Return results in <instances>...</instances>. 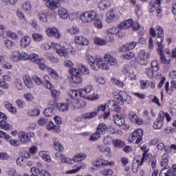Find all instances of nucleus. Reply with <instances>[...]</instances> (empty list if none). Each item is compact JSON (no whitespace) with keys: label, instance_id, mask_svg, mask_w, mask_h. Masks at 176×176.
<instances>
[{"label":"nucleus","instance_id":"11","mask_svg":"<svg viewBox=\"0 0 176 176\" xmlns=\"http://www.w3.org/2000/svg\"><path fill=\"white\" fill-rule=\"evenodd\" d=\"M163 120H164V112L160 111L157 116V120L154 122L153 129L155 130H160V129L163 127V124H164Z\"/></svg>","mask_w":176,"mask_h":176},{"label":"nucleus","instance_id":"15","mask_svg":"<svg viewBox=\"0 0 176 176\" xmlns=\"http://www.w3.org/2000/svg\"><path fill=\"white\" fill-rule=\"evenodd\" d=\"M129 118L130 119L131 122H132V123H135V124H138L139 126L144 124V120H142V118H138L137 114L134 112L131 111L129 113Z\"/></svg>","mask_w":176,"mask_h":176},{"label":"nucleus","instance_id":"19","mask_svg":"<svg viewBox=\"0 0 176 176\" xmlns=\"http://www.w3.org/2000/svg\"><path fill=\"white\" fill-rule=\"evenodd\" d=\"M75 42L77 45H81L82 46H87L89 45V40L82 36H75Z\"/></svg>","mask_w":176,"mask_h":176},{"label":"nucleus","instance_id":"62","mask_svg":"<svg viewBox=\"0 0 176 176\" xmlns=\"http://www.w3.org/2000/svg\"><path fill=\"white\" fill-rule=\"evenodd\" d=\"M7 36L11 38L12 39H17V34L16 33H13L12 32L7 31L6 32Z\"/></svg>","mask_w":176,"mask_h":176},{"label":"nucleus","instance_id":"10","mask_svg":"<svg viewBox=\"0 0 176 176\" xmlns=\"http://www.w3.org/2000/svg\"><path fill=\"white\" fill-rule=\"evenodd\" d=\"M44 79L45 80V82H44V86L46 89H49L51 90V94L54 98H57L58 96H60V92H58L57 90L53 89V85H52V82L49 81L47 79H49V76H45Z\"/></svg>","mask_w":176,"mask_h":176},{"label":"nucleus","instance_id":"29","mask_svg":"<svg viewBox=\"0 0 176 176\" xmlns=\"http://www.w3.org/2000/svg\"><path fill=\"white\" fill-rule=\"evenodd\" d=\"M53 142H54V146L56 149V151H59V152H63L64 151V147L60 144L58 142V139L54 138L53 139Z\"/></svg>","mask_w":176,"mask_h":176},{"label":"nucleus","instance_id":"22","mask_svg":"<svg viewBox=\"0 0 176 176\" xmlns=\"http://www.w3.org/2000/svg\"><path fill=\"white\" fill-rule=\"evenodd\" d=\"M113 117V122L117 126H123L124 124V118L121 115H115Z\"/></svg>","mask_w":176,"mask_h":176},{"label":"nucleus","instance_id":"53","mask_svg":"<svg viewBox=\"0 0 176 176\" xmlns=\"http://www.w3.org/2000/svg\"><path fill=\"white\" fill-rule=\"evenodd\" d=\"M127 50H133L135 46H137V43L134 41L129 42L125 44Z\"/></svg>","mask_w":176,"mask_h":176},{"label":"nucleus","instance_id":"60","mask_svg":"<svg viewBox=\"0 0 176 176\" xmlns=\"http://www.w3.org/2000/svg\"><path fill=\"white\" fill-rule=\"evenodd\" d=\"M76 101V108H85L86 107V102H80L79 100H75Z\"/></svg>","mask_w":176,"mask_h":176},{"label":"nucleus","instance_id":"16","mask_svg":"<svg viewBox=\"0 0 176 176\" xmlns=\"http://www.w3.org/2000/svg\"><path fill=\"white\" fill-rule=\"evenodd\" d=\"M104 60L105 63H107V64H109V65H118V60L116 59V58H115L109 54H104Z\"/></svg>","mask_w":176,"mask_h":176},{"label":"nucleus","instance_id":"7","mask_svg":"<svg viewBox=\"0 0 176 176\" xmlns=\"http://www.w3.org/2000/svg\"><path fill=\"white\" fill-rule=\"evenodd\" d=\"M97 19V12L94 10L86 11L81 14L80 19L82 23H91Z\"/></svg>","mask_w":176,"mask_h":176},{"label":"nucleus","instance_id":"35","mask_svg":"<svg viewBox=\"0 0 176 176\" xmlns=\"http://www.w3.org/2000/svg\"><path fill=\"white\" fill-rule=\"evenodd\" d=\"M10 58L11 60H12V61H15V62L21 61V56H20V52L19 51L14 52L12 54Z\"/></svg>","mask_w":176,"mask_h":176},{"label":"nucleus","instance_id":"42","mask_svg":"<svg viewBox=\"0 0 176 176\" xmlns=\"http://www.w3.org/2000/svg\"><path fill=\"white\" fill-rule=\"evenodd\" d=\"M38 16L42 23H47V14L45 12H40Z\"/></svg>","mask_w":176,"mask_h":176},{"label":"nucleus","instance_id":"26","mask_svg":"<svg viewBox=\"0 0 176 176\" xmlns=\"http://www.w3.org/2000/svg\"><path fill=\"white\" fill-rule=\"evenodd\" d=\"M28 157H31V154H30V153L28 152H26L25 158L21 157L16 159V164H18V166H23V164L25 163L26 159Z\"/></svg>","mask_w":176,"mask_h":176},{"label":"nucleus","instance_id":"63","mask_svg":"<svg viewBox=\"0 0 176 176\" xmlns=\"http://www.w3.org/2000/svg\"><path fill=\"white\" fill-rule=\"evenodd\" d=\"M116 104L115 100H110L108 101L107 105L109 109H113Z\"/></svg>","mask_w":176,"mask_h":176},{"label":"nucleus","instance_id":"48","mask_svg":"<svg viewBox=\"0 0 176 176\" xmlns=\"http://www.w3.org/2000/svg\"><path fill=\"white\" fill-rule=\"evenodd\" d=\"M79 70L84 75H89V74H90V70L89 69V68L86 67L85 65H82V64L80 65L79 67Z\"/></svg>","mask_w":176,"mask_h":176},{"label":"nucleus","instance_id":"18","mask_svg":"<svg viewBox=\"0 0 176 176\" xmlns=\"http://www.w3.org/2000/svg\"><path fill=\"white\" fill-rule=\"evenodd\" d=\"M133 24H134V21L133 19H128L124 21L121 22L118 25L119 30H129L130 27H132Z\"/></svg>","mask_w":176,"mask_h":176},{"label":"nucleus","instance_id":"59","mask_svg":"<svg viewBox=\"0 0 176 176\" xmlns=\"http://www.w3.org/2000/svg\"><path fill=\"white\" fill-rule=\"evenodd\" d=\"M14 45V43L10 40H6L4 41V45L8 49H10V47H13Z\"/></svg>","mask_w":176,"mask_h":176},{"label":"nucleus","instance_id":"23","mask_svg":"<svg viewBox=\"0 0 176 176\" xmlns=\"http://www.w3.org/2000/svg\"><path fill=\"white\" fill-rule=\"evenodd\" d=\"M111 6V1L110 0H101L98 2V8L101 9V10H106Z\"/></svg>","mask_w":176,"mask_h":176},{"label":"nucleus","instance_id":"36","mask_svg":"<svg viewBox=\"0 0 176 176\" xmlns=\"http://www.w3.org/2000/svg\"><path fill=\"white\" fill-rule=\"evenodd\" d=\"M135 56V54H134V52H128L122 55V58H123L124 60H131L132 58H134Z\"/></svg>","mask_w":176,"mask_h":176},{"label":"nucleus","instance_id":"24","mask_svg":"<svg viewBox=\"0 0 176 176\" xmlns=\"http://www.w3.org/2000/svg\"><path fill=\"white\" fill-rule=\"evenodd\" d=\"M30 43H31V37L28 36H25L21 39V47H27V46H30Z\"/></svg>","mask_w":176,"mask_h":176},{"label":"nucleus","instance_id":"61","mask_svg":"<svg viewBox=\"0 0 176 176\" xmlns=\"http://www.w3.org/2000/svg\"><path fill=\"white\" fill-rule=\"evenodd\" d=\"M114 16L115 14H113V12H108L107 14V19H106L107 23H111L112 20H113Z\"/></svg>","mask_w":176,"mask_h":176},{"label":"nucleus","instance_id":"4","mask_svg":"<svg viewBox=\"0 0 176 176\" xmlns=\"http://www.w3.org/2000/svg\"><path fill=\"white\" fill-rule=\"evenodd\" d=\"M113 97L117 104L120 105H124L125 102L126 104H131V96H128L124 91L114 94Z\"/></svg>","mask_w":176,"mask_h":176},{"label":"nucleus","instance_id":"58","mask_svg":"<svg viewBox=\"0 0 176 176\" xmlns=\"http://www.w3.org/2000/svg\"><path fill=\"white\" fill-rule=\"evenodd\" d=\"M94 25L95 27H96V28H102V22L101 21V20L96 18L94 20Z\"/></svg>","mask_w":176,"mask_h":176},{"label":"nucleus","instance_id":"12","mask_svg":"<svg viewBox=\"0 0 176 176\" xmlns=\"http://www.w3.org/2000/svg\"><path fill=\"white\" fill-rule=\"evenodd\" d=\"M109 165H111V162H109L107 160L98 158L93 162L94 167H92V170L101 168V167H107V166Z\"/></svg>","mask_w":176,"mask_h":176},{"label":"nucleus","instance_id":"57","mask_svg":"<svg viewBox=\"0 0 176 176\" xmlns=\"http://www.w3.org/2000/svg\"><path fill=\"white\" fill-rule=\"evenodd\" d=\"M47 130H58V127L54 125V123H53V122L50 121L47 125Z\"/></svg>","mask_w":176,"mask_h":176},{"label":"nucleus","instance_id":"27","mask_svg":"<svg viewBox=\"0 0 176 176\" xmlns=\"http://www.w3.org/2000/svg\"><path fill=\"white\" fill-rule=\"evenodd\" d=\"M0 127H1V129L4 130H6L7 131H10V130H13V126H12V125L9 124V123H8V122L5 120H1L0 122Z\"/></svg>","mask_w":176,"mask_h":176},{"label":"nucleus","instance_id":"44","mask_svg":"<svg viewBox=\"0 0 176 176\" xmlns=\"http://www.w3.org/2000/svg\"><path fill=\"white\" fill-rule=\"evenodd\" d=\"M171 175V170L167 168H164L161 170L159 176H170Z\"/></svg>","mask_w":176,"mask_h":176},{"label":"nucleus","instance_id":"37","mask_svg":"<svg viewBox=\"0 0 176 176\" xmlns=\"http://www.w3.org/2000/svg\"><path fill=\"white\" fill-rule=\"evenodd\" d=\"M43 114L47 118H49L50 116H54V109H53L52 107H49L47 109H45L43 111Z\"/></svg>","mask_w":176,"mask_h":176},{"label":"nucleus","instance_id":"31","mask_svg":"<svg viewBox=\"0 0 176 176\" xmlns=\"http://www.w3.org/2000/svg\"><path fill=\"white\" fill-rule=\"evenodd\" d=\"M39 155L45 162L47 163H50L52 162V158L50 157V155H49V153L46 151H41L39 153Z\"/></svg>","mask_w":176,"mask_h":176},{"label":"nucleus","instance_id":"14","mask_svg":"<svg viewBox=\"0 0 176 176\" xmlns=\"http://www.w3.org/2000/svg\"><path fill=\"white\" fill-rule=\"evenodd\" d=\"M54 47L57 54H59L60 57H68V49L58 44H56Z\"/></svg>","mask_w":176,"mask_h":176},{"label":"nucleus","instance_id":"8","mask_svg":"<svg viewBox=\"0 0 176 176\" xmlns=\"http://www.w3.org/2000/svg\"><path fill=\"white\" fill-rule=\"evenodd\" d=\"M164 50V45H163V48L162 50H159V47H157V52L160 53V60L162 64H170V61L173 60L171 56V53L168 50H165L166 54H163V51Z\"/></svg>","mask_w":176,"mask_h":176},{"label":"nucleus","instance_id":"55","mask_svg":"<svg viewBox=\"0 0 176 176\" xmlns=\"http://www.w3.org/2000/svg\"><path fill=\"white\" fill-rule=\"evenodd\" d=\"M146 74L148 78H153V76L155 75V70L152 69V67H147L146 69Z\"/></svg>","mask_w":176,"mask_h":176},{"label":"nucleus","instance_id":"28","mask_svg":"<svg viewBox=\"0 0 176 176\" xmlns=\"http://www.w3.org/2000/svg\"><path fill=\"white\" fill-rule=\"evenodd\" d=\"M151 68L153 69L154 72H157L160 69V65H159V60L154 59L151 63Z\"/></svg>","mask_w":176,"mask_h":176},{"label":"nucleus","instance_id":"56","mask_svg":"<svg viewBox=\"0 0 176 176\" xmlns=\"http://www.w3.org/2000/svg\"><path fill=\"white\" fill-rule=\"evenodd\" d=\"M107 34H111V35H116V34H119V30L118 28L113 27L107 30Z\"/></svg>","mask_w":176,"mask_h":176},{"label":"nucleus","instance_id":"47","mask_svg":"<svg viewBox=\"0 0 176 176\" xmlns=\"http://www.w3.org/2000/svg\"><path fill=\"white\" fill-rule=\"evenodd\" d=\"M138 57H143V58L148 59L151 58V54L146 52L145 50H142L139 52Z\"/></svg>","mask_w":176,"mask_h":176},{"label":"nucleus","instance_id":"50","mask_svg":"<svg viewBox=\"0 0 176 176\" xmlns=\"http://www.w3.org/2000/svg\"><path fill=\"white\" fill-rule=\"evenodd\" d=\"M14 86L17 90H23V81L19 78H16L15 80Z\"/></svg>","mask_w":176,"mask_h":176},{"label":"nucleus","instance_id":"5","mask_svg":"<svg viewBox=\"0 0 176 176\" xmlns=\"http://www.w3.org/2000/svg\"><path fill=\"white\" fill-rule=\"evenodd\" d=\"M81 91V97L86 98V100H89L91 101H94L98 98V96H94V91H93V86L89 85L82 89H80Z\"/></svg>","mask_w":176,"mask_h":176},{"label":"nucleus","instance_id":"2","mask_svg":"<svg viewBox=\"0 0 176 176\" xmlns=\"http://www.w3.org/2000/svg\"><path fill=\"white\" fill-rule=\"evenodd\" d=\"M21 60L26 61V60H30L32 63L38 64L40 69H45L46 68V65L43 63V59L39 58V56L35 53L28 54L27 52H20Z\"/></svg>","mask_w":176,"mask_h":176},{"label":"nucleus","instance_id":"49","mask_svg":"<svg viewBox=\"0 0 176 176\" xmlns=\"http://www.w3.org/2000/svg\"><path fill=\"white\" fill-rule=\"evenodd\" d=\"M113 140L114 139L112 138V137H111L110 135H107L104 137L103 142L104 144H105V145H111V144H113Z\"/></svg>","mask_w":176,"mask_h":176},{"label":"nucleus","instance_id":"17","mask_svg":"<svg viewBox=\"0 0 176 176\" xmlns=\"http://www.w3.org/2000/svg\"><path fill=\"white\" fill-rule=\"evenodd\" d=\"M46 34L48 36H54L56 39H60V38H61V34H60L58 29L56 28H48L46 30Z\"/></svg>","mask_w":176,"mask_h":176},{"label":"nucleus","instance_id":"64","mask_svg":"<svg viewBox=\"0 0 176 176\" xmlns=\"http://www.w3.org/2000/svg\"><path fill=\"white\" fill-rule=\"evenodd\" d=\"M122 74L128 76H130V66L126 65L122 69Z\"/></svg>","mask_w":176,"mask_h":176},{"label":"nucleus","instance_id":"51","mask_svg":"<svg viewBox=\"0 0 176 176\" xmlns=\"http://www.w3.org/2000/svg\"><path fill=\"white\" fill-rule=\"evenodd\" d=\"M111 82L113 85L118 86V87H124V84H123V82L120 81L116 78H111Z\"/></svg>","mask_w":176,"mask_h":176},{"label":"nucleus","instance_id":"33","mask_svg":"<svg viewBox=\"0 0 176 176\" xmlns=\"http://www.w3.org/2000/svg\"><path fill=\"white\" fill-rule=\"evenodd\" d=\"M113 145L115 146V148H123L126 144L124 142L119 140V139H114L113 140Z\"/></svg>","mask_w":176,"mask_h":176},{"label":"nucleus","instance_id":"6","mask_svg":"<svg viewBox=\"0 0 176 176\" xmlns=\"http://www.w3.org/2000/svg\"><path fill=\"white\" fill-rule=\"evenodd\" d=\"M157 30V38L155 39V43L157 47H159V50H162L163 49V42H164V30L162 28V26H156Z\"/></svg>","mask_w":176,"mask_h":176},{"label":"nucleus","instance_id":"34","mask_svg":"<svg viewBox=\"0 0 176 176\" xmlns=\"http://www.w3.org/2000/svg\"><path fill=\"white\" fill-rule=\"evenodd\" d=\"M144 135V132L142 129H139L132 133V140H135L136 138H139V137H142Z\"/></svg>","mask_w":176,"mask_h":176},{"label":"nucleus","instance_id":"9","mask_svg":"<svg viewBox=\"0 0 176 176\" xmlns=\"http://www.w3.org/2000/svg\"><path fill=\"white\" fill-rule=\"evenodd\" d=\"M33 136V132L25 133L24 131H21L19 133V141L22 144H27V142H30V141H31V138H32Z\"/></svg>","mask_w":176,"mask_h":176},{"label":"nucleus","instance_id":"46","mask_svg":"<svg viewBox=\"0 0 176 176\" xmlns=\"http://www.w3.org/2000/svg\"><path fill=\"white\" fill-rule=\"evenodd\" d=\"M101 133L98 132V131H96V133H93L91 137L89 138V140L91 141H97L98 140H100V138L101 137Z\"/></svg>","mask_w":176,"mask_h":176},{"label":"nucleus","instance_id":"41","mask_svg":"<svg viewBox=\"0 0 176 176\" xmlns=\"http://www.w3.org/2000/svg\"><path fill=\"white\" fill-rule=\"evenodd\" d=\"M157 149H158V151H164V152H170L168 146H166L162 142H160L157 144Z\"/></svg>","mask_w":176,"mask_h":176},{"label":"nucleus","instance_id":"21","mask_svg":"<svg viewBox=\"0 0 176 176\" xmlns=\"http://www.w3.org/2000/svg\"><path fill=\"white\" fill-rule=\"evenodd\" d=\"M23 81L25 86H26L28 89H34V82H32V78H31L30 76L25 75L23 77Z\"/></svg>","mask_w":176,"mask_h":176},{"label":"nucleus","instance_id":"40","mask_svg":"<svg viewBox=\"0 0 176 176\" xmlns=\"http://www.w3.org/2000/svg\"><path fill=\"white\" fill-rule=\"evenodd\" d=\"M32 38L35 42H42L43 41V35L40 33H34L32 35Z\"/></svg>","mask_w":176,"mask_h":176},{"label":"nucleus","instance_id":"13","mask_svg":"<svg viewBox=\"0 0 176 176\" xmlns=\"http://www.w3.org/2000/svg\"><path fill=\"white\" fill-rule=\"evenodd\" d=\"M45 1L46 6L48 9L51 10H56V9H58L60 6H61V2L59 0H43Z\"/></svg>","mask_w":176,"mask_h":176},{"label":"nucleus","instance_id":"3","mask_svg":"<svg viewBox=\"0 0 176 176\" xmlns=\"http://www.w3.org/2000/svg\"><path fill=\"white\" fill-rule=\"evenodd\" d=\"M69 73L72 75L70 80L72 83L75 85L77 87L79 85L82 84V74L79 72V70L76 68H70L69 69Z\"/></svg>","mask_w":176,"mask_h":176},{"label":"nucleus","instance_id":"39","mask_svg":"<svg viewBox=\"0 0 176 176\" xmlns=\"http://www.w3.org/2000/svg\"><path fill=\"white\" fill-rule=\"evenodd\" d=\"M69 96L70 97H72V98H74V100H78V98H79V97H82V93L80 91H72L69 93Z\"/></svg>","mask_w":176,"mask_h":176},{"label":"nucleus","instance_id":"45","mask_svg":"<svg viewBox=\"0 0 176 176\" xmlns=\"http://www.w3.org/2000/svg\"><path fill=\"white\" fill-rule=\"evenodd\" d=\"M48 73L54 79H58V74L56 70H54V69L50 67L48 68Z\"/></svg>","mask_w":176,"mask_h":176},{"label":"nucleus","instance_id":"1","mask_svg":"<svg viewBox=\"0 0 176 176\" xmlns=\"http://www.w3.org/2000/svg\"><path fill=\"white\" fill-rule=\"evenodd\" d=\"M87 60L94 71H98L100 69H104L105 71L109 69V66L102 63L103 59L101 56H96V58H94V57L89 55L87 56Z\"/></svg>","mask_w":176,"mask_h":176},{"label":"nucleus","instance_id":"54","mask_svg":"<svg viewBox=\"0 0 176 176\" xmlns=\"http://www.w3.org/2000/svg\"><path fill=\"white\" fill-rule=\"evenodd\" d=\"M97 113H98V111H93V112H89L87 113L85 115V119H91V118H94L97 116Z\"/></svg>","mask_w":176,"mask_h":176},{"label":"nucleus","instance_id":"38","mask_svg":"<svg viewBox=\"0 0 176 176\" xmlns=\"http://www.w3.org/2000/svg\"><path fill=\"white\" fill-rule=\"evenodd\" d=\"M58 109L60 112H67L69 109V103H60L58 106Z\"/></svg>","mask_w":176,"mask_h":176},{"label":"nucleus","instance_id":"43","mask_svg":"<svg viewBox=\"0 0 176 176\" xmlns=\"http://www.w3.org/2000/svg\"><path fill=\"white\" fill-rule=\"evenodd\" d=\"M94 43H96V45H98L99 46H102L104 45H107V41H105L102 38H98V37H96L94 39Z\"/></svg>","mask_w":176,"mask_h":176},{"label":"nucleus","instance_id":"32","mask_svg":"<svg viewBox=\"0 0 176 176\" xmlns=\"http://www.w3.org/2000/svg\"><path fill=\"white\" fill-rule=\"evenodd\" d=\"M143 163L144 162L142 161L141 156L138 157L136 159L133 160L132 164L133 168H134V167H137V168H138L140 166H142Z\"/></svg>","mask_w":176,"mask_h":176},{"label":"nucleus","instance_id":"20","mask_svg":"<svg viewBox=\"0 0 176 176\" xmlns=\"http://www.w3.org/2000/svg\"><path fill=\"white\" fill-rule=\"evenodd\" d=\"M58 14L62 20H67V19H68V16H69L68 10L63 7H60L58 9Z\"/></svg>","mask_w":176,"mask_h":176},{"label":"nucleus","instance_id":"25","mask_svg":"<svg viewBox=\"0 0 176 176\" xmlns=\"http://www.w3.org/2000/svg\"><path fill=\"white\" fill-rule=\"evenodd\" d=\"M87 157V155L83 153H80L76 154L74 157L73 158L74 162L76 163H78L79 162H82V160H85Z\"/></svg>","mask_w":176,"mask_h":176},{"label":"nucleus","instance_id":"52","mask_svg":"<svg viewBox=\"0 0 176 176\" xmlns=\"http://www.w3.org/2000/svg\"><path fill=\"white\" fill-rule=\"evenodd\" d=\"M138 63L140 65H148V60L146 59L145 58L142 56H138Z\"/></svg>","mask_w":176,"mask_h":176},{"label":"nucleus","instance_id":"30","mask_svg":"<svg viewBox=\"0 0 176 176\" xmlns=\"http://www.w3.org/2000/svg\"><path fill=\"white\" fill-rule=\"evenodd\" d=\"M107 130H108V126L104 123L100 124L96 129V131L100 133L102 135Z\"/></svg>","mask_w":176,"mask_h":176}]
</instances>
